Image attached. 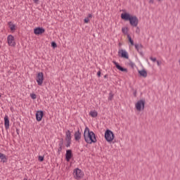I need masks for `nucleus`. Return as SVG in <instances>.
I'll use <instances>...</instances> for the list:
<instances>
[{
	"label": "nucleus",
	"mask_w": 180,
	"mask_h": 180,
	"mask_svg": "<svg viewBox=\"0 0 180 180\" xmlns=\"http://www.w3.org/2000/svg\"><path fill=\"white\" fill-rule=\"evenodd\" d=\"M121 19L126 21L129 20V25H131V26H133V27H137V26L139 25V18H137V16L131 15L129 13H122L121 14Z\"/></svg>",
	"instance_id": "f257e3e1"
},
{
	"label": "nucleus",
	"mask_w": 180,
	"mask_h": 180,
	"mask_svg": "<svg viewBox=\"0 0 180 180\" xmlns=\"http://www.w3.org/2000/svg\"><path fill=\"white\" fill-rule=\"evenodd\" d=\"M84 141L87 144H92V143H96L98 140L96 139V135L94 131L89 130L88 127H86L84 131Z\"/></svg>",
	"instance_id": "f03ea898"
},
{
	"label": "nucleus",
	"mask_w": 180,
	"mask_h": 180,
	"mask_svg": "<svg viewBox=\"0 0 180 180\" xmlns=\"http://www.w3.org/2000/svg\"><path fill=\"white\" fill-rule=\"evenodd\" d=\"M104 137L106 141L111 143V141H113V139H115V134H113V131H112L110 129H106Z\"/></svg>",
	"instance_id": "7ed1b4c3"
},
{
	"label": "nucleus",
	"mask_w": 180,
	"mask_h": 180,
	"mask_svg": "<svg viewBox=\"0 0 180 180\" xmlns=\"http://www.w3.org/2000/svg\"><path fill=\"white\" fill-rule=\"evenodd\" d=\"M73 175H74L75 179L79 180L81 179V178L84 176V173L81 169L76 168L73 171Z\"/></svg>",
	"instance_id": "20e7f679"
},
{
	"label": "nucleus",
	"mask_w": 180,
	"mask_h": 180,
	"mask_svg": "<svg viewBox=\"0 0 180 180\" xmlns=\"http://www.w3.org/2000/svg\"><path fill=\"white\" fill-rule=\"evenodd\" d=\"M146 106V100H139L136 103V110H139L140 112L142 109V110H144V108Z\"/></svg>",
	"instance_id": "39448f33"
},
{
	"label": "nucleus",
	"mask_w": 180,
	"mask_h": 180,
	"mask_svg": "<svg viewBox=\"0 0 180 180\" xmlns=\"http://www.w3.org/2000/svg\"><path fill=\"white\" fill-rule=\"evenodd\" d=\"M43 81H44V75H43V72H39L37 76V82L38 85H43Z\"/></svg>",
	"instance_id": "423d86ee"
},
{
	"label": "nucleus",
	"mask_w": 180,
	"mask_h": 180,
	"mask_svg": "<svg viewBox=\"0 0 180 180\" xmlns=\"http://www.w3.org/2000/svg\"><path fill=\"white\" fill-rule=\"evenodd\" d=\"M118 56L122 58H126L127 60H129V53H127V51L123 49H121L118 51Z\"/></svg>",
	"instance_id": "0eeeda50"
},
{
	"label": "nucleus",
	"mask_w": 180,
	"mask_h": 180,
	"mask_svg": "<svg viewBox=\"0 0 180 180\" xmlns=\"http://www.w3.org/2000/svg\"><path fill=\"white\" fill-rule=\"evenodd\" d=\"M8 44L10 46H15L16 43L15 42V37L13 35H8L7 37Z\"/></svg>",
	"instance_id": "6e6552de"
},
{
	"label": "nucleus",
	"mask_w": 180,
	"mask_h": 180,
	"mask_svg": "<svg viewBox=\"0 0 180 180\" xmlns=\"http://www.w3.org/2000/svg\"><path fill=\"white\" fill-rule=\"evenodd\" d=\"M113 64L115 65L116 68L121 71L122 72H128L127 68H124L119 65L116 61H112Z\"/></svg>",
	"instance_id": "1a4fd4ad"
},
{
	"label": "nucleus",
	"mask_w": 180,
	"mask_h": 180,
	"mask_svg": "<svg viewBox=\"0 0 180 180\" xmlns=\"http://www.w3.org/2000/svg\"><path fill=\"white\" fill-rule=\"evenodd\" d=\"M45 32H46V30H44V28L40 27H36L34 30V34H37V35L43 34V33H44Z\"/></svg>",
	"instance_id": "9d476101"
},
{
	"label": "nucleus",
	"mask_w": 180,
	"mask_h": 180,
	"mask_svg": "<svg viewBox=\"0 0 180 180\" xmlns=\"http://www.w3.org/2000/svg\"><path fill=\"white\" fill-rule=\"evenodd\" d=\"M43 116H44V112L42 110L37 111L36 112V119L37 122H41V119H43Z\"/></svg>",
	"instance_id": "9b49d317"
},
{
	"label": "nucleus",
	"mask_w": 180,
	"mask_h": 180,
	"mask_svg": "<svg viewBox=\"0 0 180 180\" xmlns=\"http://www.w3.org/2000/svg\"><path fill=\"white\" fill-rule=\"evenodd\" d=\"M72 157V150H67L66 154H65V160L68 161V162H70V160H71Z\"/></svg>",
	"instance_id": "f8f14e48"
},
{
	"label": "nucleus",
	"mask_w": 180,
	"mask_h": 180,
	"mask_svg": "<svg viewBox=\"0 0 180 180\" xmlns=\"http://www.w3.org/2000/svg\"><path fill=\"white\" fill-rule=\"evenodd\" d=\"M4 126L6 130L9 129V117H8V115H5L4 117Z\"/></svg>",
	"instance_id": "ddd939ff"
},
{
	"label": "nucleus",
	"mask_w": 180,
	"mask_h": 180,
	"mask_svg": "<svg viewBox=\"0 0 180 180\" xmlns=\"http://www.w3.org/2000/svg\"><path fill=\"white\" fill-rule=\"evenodd\" d=\"M134 46H135L136 50L139 51V54L141 56H143V51H141V49H143V46L141 44H136Z\"/></svg>",
	"instance_id": "4468645a"
},
{
	"label": "nucleus",
	"mask_w": 180,
	"mask_h": 180,
	"mask_svg": "<svg viewBox=\"0 0 180 180\" xmlns=\"http://www.w3.org/2000/svg\"><path fill=\"white\" fill-rule=\"evenodd\" d=\"M81 131L78 129V131L75 133V140L76 141H79V140H81Z\"/></svg>",
	"instance_id": "2eb2a0df"
},
{
	"label": "nucleus",
	"mask_w": 180,
	"mask_h": 180,
	"mask_svg": "<svg viewBox=\"0 0 180 180\" xmlns=\"http://www.w3.org/2000/svg\"><path fill=\"white\" fill-rule=\"evenodd\" d=\"M139 74L141 77L143 78H147V71L146 70H139Z\"/></svg>",
	"instance_id": "dca6fc26"
},
{
	"label": "nucleus",
	"mask_w": 180,
	"mask_h": 180,
	"mask_svg": "<svg viewBox=\"0 0 180 180\" xmlns=\"http://www.w3.org/2000/svg\"><path fill=\"white\" fill-rule=\"evenodd\" d=\"M0 159L1 160V162H6L8 161V158H6V155H5L2 153H0Z\"/></svg>",
	"instance_id": "f3484780"
},
{
	"label": "nucleus",
	"mask_w": 180,
	"mask_h": 180,
	"mask_svg": "<svg viewBox=\"0 0 180 180\" xmlns=\"http://www.w3.org/2000/svg\"><path fill=\"white\" fill-rule=\"evenodd\" d=\"M8 25L10 27V30H16V25H15V24L12 23V22H8Z\"/></svg>",
	"instance_id": "a211bd4d"
},
{
	"label": "nucleus",
	"mask_w": 180,
	"mask_h": 180,
	"mask_svg": "<svg viewBox=\"0 0 180 180\" xmlns=\"http://www.w3.org/2000/svg\"><path fill=\"white\" fill-rule=\"evenodd\" d=\"M66 141H71V131H70V130H68L66 131V138H65Z\"/></svg>",
	"instance_id": "6ab92c4d"
},
{
	"label": "nucleus",
	"mask_w": 180,
	"mask_h": 180,
	"mask_svg": "<svg viewBox=\"0 0 180 180\" xmlns=\"http://www.w3.org/2000/svg\"><path fill=\"white\" fill-rule=\"evenodd\" d=\"M89 115L91 116V117H96L98 116V112L96 111H90Z\"/></svg>",
	"instance_id": "aec40b11"
},
{
	"label": "nucleus",
	"mask_w": 180,
	"mask_h": 180,
	"mask_svg": "<svg viewBox=\"0 0 180 180\" xmlns=\"http://www.w3.org/2000/svg\"><path fill=\"white\" fill-rule=\"evenodd\" d=\"M127 37H128V40L129 41V43L131 44V46H134V41H133V39H131V37H130V34H127Z\"/></svg>",
	"instance_id": "412c9836"
},
{
	"label": "nucleus",
	"mask_w": 180,
	"mask_h": 180,
	"mask_svg": "<svg viewBox=\"0 0 180 180\" xmlns=\"http://www.w3.org/2000/svg\"><path fill=\"white\" fill-rule=\"evenodd\" d=\"M122 33H124V34H127V33L129 32V28H127V27H122Z\"/></svg>",
	"instance_id": "4be33fe9"
},
{
	"label": "nucleus",
	"mask_w": 180,
	"mask_h": 180,
	"mask_svg": "<svg viewBox=\"0 0 180 180\" xmlns=\"http://www.w3.org/2000/svg\"><path fill=\"white\" fill-rule=\"evenodd\" d=\"M113 96H115V95L113 94V93L110 92L109 96H108V101H112V99H113Z\"/></svg>",
	"instance_id": "5701e85b"
},
{
	"label": "nucleus",
	"mask_w": 180,
	"mask_h": 180,
	"mask_svg": "<svg viewBox=\"0 0 180 180\" xmlns=\"http://www.w3.org/2000/svg\"><path fill=\"white\" fill-rule=\"evenodd\" d=\"M64 144V139H61L60 141H59V147H63Z\"/></svg>",
	"instance_id": "b1692460"
},
{
	"label": "nucleus",
	"mask_w": 180,
	"mask_h": 180,
	"mask_svg": "<svg viewBox=\"0 0 180 180\" xmlns=\"http://www.w3.org/2000/svg\"><path fill=\"white\" fill-rule=\"evenodd\" d=\"M51 47H53V49H56V47H57V43H56V41H52Z\"/></svg>",
	"instance_id": "393cba45"
},
{
	"label": "nucleus",
	"mask_w": 180,
	"mask_h": 180,
	"mask_svg": "<svg viewBox=\"0 0 180 180\" xmlns=\"http://www.w3.org/2000/svg\"><path fill=\"white\" fill-rule=\"evenodd\" d=\"M38 160L40 162H43L44 161V156H39Z\"/></svg>",
	"instance_id": "a878e982"
},
{
	"label": "nucleus",
	"mask_w": 180,
	"mask_h": 180,
	"mask_svg": "<svg viewBox=\"0 0 180 180\" xmlns=\"http://www.w3.org/2000/svg\"><path fill=\"white\" fill-rule=\"evenodd\" d=\"M30 96H31L32 99H36V98H37V96L35 94H31Z\"/></svg>",
	"instance_id": "bb28decb"
},
{
	"label": "nucleus",
	"mask_w": 180,
	"mask_h": 180,
	"mask_svg": "<svg viewBox=\"0 0 180 180\" xmlns=\"http://www.w3.org/2000/svg\"><path fill=\"white\" fill-rule=\"evenodd\" d=\"M150 60H151V61L153 63H155V61H157V58L150 57Z\"/></svg>",
	"instance_id": "cd10ccee"
},
{
	"label": "nucleus",
	"mask_w": 180,
	"mask_h": 180,
	"mask_svg": "<svg viewBox=\"0 0 180 180\" xmlns=\"http://www.w3.org/2000/svg\"><path fill=\"white\" fill-rule=\"evenodd\" d=\"M67 141L66 147H70V146H71V141Z\"/></svg>",
	"instance_id": "c85d7f7f"
},
{
	"label": "nucleus",
	"mask_w": 180,
	"mask_h": 180,
	"mask_svg": "<svg viewBox=\"0 0 180 180\" xmlns=\"http://www.w3.org/2000/svg\"><path fill=\"white\" fill-rule=\"evenodd\" d=\"M136 33H137V34H139L140 33V27H139L137 26H136Z\"/></svg>",
	"instance_id": "c756f323"
},
{
	"label": "nucleus",
	"mask_w": 180,
	"mask_h": 180,
	"mask_svg": "<svg viewBox=\"0 0 180 180\" xmlns=\"http://www.w3.org/2000/svg\"><path fill=\"white\" fill-rule=\"evenodd\" d=\"M84 23H88L89 22V18H84Z\"/></svg>",
	"instance_id": "7c9ffc66"
},
{
	"label": "nucleus",
	"mask_w": 180,
	"mask_h": 180,
	"mask_svg": "<svg viewBox=\"0 0 180 180\" xmlns=\"http://www.w3.org/2000/svg\"><path fill=\"white\" fill-rule=\"evenodd\" d=\"M58 151L60 153V151H63V147L59 146V148L58 149Z\"/></svg>",
	"instance_id": "2f4dec72"
},
{
	"label": "nucleus",
	"mask_w": 180,
	"mask_h": 180,
	"mask_svg": "<svg viewBox=\"0 0 180 180\" xmlns=\"http://www.w3.org/2000/svg\"><path fill=\"white\" fill-rule=\"evenodd\" d=\"M157 65L160 67V65H161V62H160L159 60H156Z\"/></svg>",
	"instance_id": "473e14b6"
},
{
	"label": "nucleus",
	"mask_w": 180,
	"mask_h": 180,
	"mask_svg": "<svg viewBox=\"0 0 180 180\" xmlns=\"http://www.w3.org/2000/svg\"><path fill=\"white\" fill-rule=\"evenodd\" d=\"M134 96H137V90H135L134 92Z\"/></svg>",
	"instance_id": "72a5a7b5"
},
{
	"label": "nucleus",
	"mask_w": 180,
	"mask_h": 180,
	"mask_svg": "<svg viewBox=\"0 0 180 180\" xmlns=\"http://www.w3.org/2000/svg\"><path fill=\"white\" fill-rule=\"evenodd\" d=\"M101 71H98V72H97V76L98 77H101Z\"/></svg>",
	"instance_id": "f704fd0d"
},
{
	"label": "nucleus",
	"mask_w": 180,
	"mask_h": 180,
	"mask_svg": "<svg viewBox=\"0 0 180 180\" xmlns=\"http://www.w3.org/2000/svg\"><path fill=\"white\" fill-rule=\"evenodd\" d=\"M149 4H154V0H150Z\"/></svg>",
	"instance_id": "c9c22d12"
},
{
	"label": "nucleus",
	"mask_w": 180,
	"mask_h": 180,
	"mask_svg": "<svg viewBox=\"0 0 180 180\" xmlns=\"http://www.w3.org/2000/svg\"><path fill=\"white\" fill-rule=\"evenodd\" d=\"M33 1L34 2V4H38L39 0H33Z\"/></svg>",
	"instance_id": "e433bc0d"
},
{
	"label": "nucleus",
	"mask_w": 180,
	"mask_h": 180,
	"mask_svg": "<svg viewBox=\"0 0 180 180\" xmlns=\"http://www.w3.org/2000/svg\"><path fill=\"white\" fill-rule=\"evenodd\" d=\"M88 18H92V15L91 14H89Z\"/></svg>",
	"instance_id": "4c0bfd02"
},
{
	"label": "nucleus",
	"mask_w": 180,
	"mask_h": 180,
	"mask_svg": "<svg viewBox=\"0 0 180 180\" xmlns=\"http://www.w3.org/2000/svg\"><path fill=\"white\" fill-rule=\"evenodd\" d=\"M104 78H108V75H104Z\"/></svg>",
	"instance_id": "58836bf2"
},
{
	"label": "nucleus",
	"mask_w": 180,
	"mask_h": 180,
	"mask_svg": "<svg viewBox=\"0 0 180 180\" xmlns=\"http://www.w3.org/2000/svg\"><path fill=\"white\" fill-rule=\"evenodd\" d=\"M158 2H160V1H162V0H158Z\"/></svg>",
	"instance_id": "ea45409f"
},
{
	"label": "nucleus",
	"mask_w": 180,
	"mask_h": 180,
	"mask_svg": "<svg viewBox=\"0 0 180 180\" xmlns=\"http://www.w3.org/2000/svg\"><path fill=\"white\" fill-rule=\"evenodd\" d=\"M24 180H27V179L25 178Z\"/></svg>",
	"instance_id": "a19ab883"
},
{
	"label": "nucleus",
	"mask_w": 180,
	"mask_h": 180,
	"mask_svg": "<svg viewBox=\"0 0 180 180\" xmlns=\"http://www.w3.org/2000/svg\"><path fill=\"white\" fill-rule=\"evenodd\" d=\"M179 64H180V60H179Z\"/></svg>",
	"instance_id": "79ce46f5"
},
{
	"label": "nucleus",
	"mask_w": 180,
	"mask_h": 180,
	"mask_svg": "<svg viewBox=\"0 0 180 180\" xmlns=\"http://www.w3.org/2000/svg\"><path fill=\"white\" fill-rule=\"evenodd\" d=\"M1 94H0V98H1Z\"/></svg>",
	"instance_id": "37998d69"
},
{
	"label": "nucleus",
	"mask_w": 180,
	"mask_h": 180,
	"mask_svg": "<svg viewBox=\"0 0 180 180\" xmlns=\"http://www.w3.org/2000/svg\"><path fill=\"white\" fill-rule=\"evenodd\" d=\"M47 180H50V179H47Z\"/></svg>",
	"instance_id": "c03bdc74"
}]
</instances>
